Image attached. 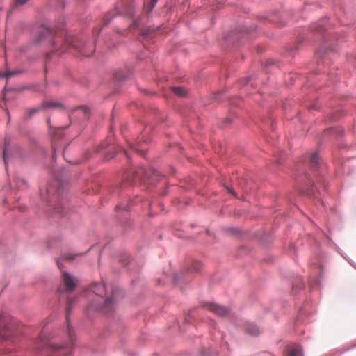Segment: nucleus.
<instances>
[{
  "instance_id": "obj_1",
  "label": "nucleus",
  "mask_w": 356,
  "mask_h": 356,
  "mask_svg": "<svg viewBox=\"0 0 356 356\" xmlns=\"http://www.w3.org/2000/svg\"><path fill=\"white\" fill-rule=\"evenodd\" d=\"M334 26L333 21L325 17L312 23L308 28H303L296 38L284 48L282 56L289 59L294 58L301 44L308 41L319 44L315 51L317 65H331L332 56L337 52L340 42L339 37L331 31Z\"/></svg>"
},
{
  "instance_id": "obj_2",
  "label": "nucleus",
  "mask_w": 356,
  "mask_h": 356,
  "mask_svg": "<svg viewBox=\"0 0 356 356\" xmlns=\"http://www.w3.org/2000/svg\"><path fill=\"white\" fill-rule=\"evenodd\" d=\"M259 23L252 26L244 25L237 27L227 33L221 42L222 47L227 56L224 58L215 56L211 58V61L220 64L222 67H229L232 64V60L236 62L241 59L243 60L245 55L241 51V48L245 47L247 41L255 38L263 29L264 24L270 23L280 26H284L286 24V13L283 10H275L270 13L262 16Z\"/></svg>"
},
{
  "instance_id": "obj_3",
  "label": "nucleus",
  "mask_w": 356,
  "mask_h": 356,
  "mask_svg": "<svg viewBox=\"0 0 356 356\" xmlns=\"http://www.w3.org/2000/svg\"><path fill=\"white\" fill-rule=\"evenodd\" d=\"M52 168L53 167H51L55 181L47 186L44 193L40 191V196L49 207L48 216L52 221L58 220V223L60 227L72 231V225L68 210L65 203L62 202L65 198L67 186V181L65 179L67 172L64 168H62L60 174L56 173Z\"/></svg>"
},
{
  "instance_id": "obj_4",
  "label": "nucleus",
  "mask_w": 356,
  "mask_h": 356,
  "mask_svg": "<svg viewBox=\"0 0 356 356\" xmlns=\"http://www.w3.org/2000/svg\"><path fill=\"white\" fill-rule=\"evenodd\" d=\"M117 16H123L131 19L132 26L138 32L139 40L149 52H153L156 49L155 45L156 31L152 26H144L145 16L137 15L134 0H121L116 4L114 9L104 17L99 33Z\"/></svg>"
},
{
  "instance_id": "obj_5",
  "label": "nucleus",
  "mask_w": 356,
  "mask_h": 356,
  "mask_svg": "<svg viewBox=\"0 0 356 356\" xmlns=\"http://www.w3.org/2000/svg\"><path fill=\"white\" fill-rule=\"evenodd\" d=\"M67 51H73L76 56L83 59L90 57L96 51V47L93 42L88 41L83 36L67 34L63 39L62 49L56 42H51V49L46 51L43 55L44 67L55 64L60 55Z\"/></svg>"
},
{
  "instance_id": "obj_6",
  "label": "nucleus",
  "mask_w": 356,
  "mask_h": 356,
  "mask_svg": "<svg viewBox=\"0 0 356 356\" xmlns=\"http://www.w3.org/2000/svg\"><path fill=\"white\" fill-rule=\"evenodd\" d=\"M91 289L96 295V298L92 300L86 309V314L88 318L93 317L95 312H101L107 316L112 315L118 302L124 298V291L118 287L113 288L111 295L106 297L108 293L106 284L102 282H94Z\"/></svg>"
},
{
  "instance_id": "obj_7",
  "label": "nucleus",
  "mask_w": 356,
  "mask_h": 356,
  "mask_svg": "<svg viewBox=\"0 0 356 356\" xmlns=\"http://www.w3.org/2000/svg\"><path fill=\"white\" fill-rule=\"evenodd\" d=\"M308 166L314 174L312 175L305 169L303 170L305 178L306 179V186L300 191L301 194H306L311 197L318 198L321 195V188L326 190L328 184L324 179L321 172H317L321 168V163L318 152H314L309 157L308 162L304 164V168Z\"/></svg>"
},
{
  "instance_id": "obj_8",
  "label": "nucleus",
  "mask_w": 356,
  "mask_h": 356,
  "mask_svg": "<svg viewBox=\"0 0 356 356\" xmlns=\"http://www.w3.org/2000/svg\"><path fill=\"white\" fill-rule=\"evenodd\" d=\"M75 299H69L66 307V328L65 332L69 338V343L63 345H57L51 343L47 339H42L38 345V349L40 352H43L45 349L55 354L54 356H72V350L74 342L76 339V333L70 322V314L72 310V305L74 303Z\"/></svg>"
},
{
  "instance_id": "obj_9",
  "label": "nucleus",
  "mask_w": 356,
  "mask_h": 356,
  "mask_svg": "<svg viewBox=\"0 0 356 356\" xmlns=\"http://www.w3.org/2000/svg\"><path fill=\"white\" fill-rule=\"evenodd\" d=\"M21 331L17 322L12 317L0 316V340L15 345L19 340Z\"/></svg>"
},
{
  "instance_id": "obj_10",
  "label": "nucleus",
  "mask_w": 356,
  "mask_h": 356,
  "mask_svg": "<svg viewBox=\"0 0 356 356\" xmlns=\"http://www.w3.org/2000/svg\"><path fill=\"white\" fill-rule=\"evenodd\" d=\"M163 175H161L156 169L150 168H147L144 166L139 168H134L127 179L133 182H144L149 185H155L159 181Z\"/></svg>"
},
{
  "instance_id": "obj_11",
  "label": "nucleus",
  "mask_w": 356,
  "mask_h": 356,
  "mask_svg": "<svg viewBox=\"0 0 356 356\" xmlns=\"http://www.w3.org/2000/svg\"><path fill=\"white\" fill-rule=\"evenodd\" d=\"M202 264L197 261H193L188 266L182 269L179 273H175L173 275V281L177 284L187 283L191 280V275L193 273L200 270Z\"/></svg>"
},
{
  "instance_id": "obj_12",
  "label": "nucleus",
  "mask_w": 356,
  "mask_h": 356,
  "mask_svg": "<svg viewBox=\"0 0 356 356\" xmlns=\"http://www.w3.org/2000/svg\"><path fill=\"white\" fill-rule=\"evenodd\" d=\"M118 151H122L129 159V153L123 147L113 144L111 139L102 142L96 147V152L102 154L106 160L113 158Z\"/></svg>"
},
{
  "instance_id": "obj_13",
  "label": "nucleus",
  "mask_w": 356,
  "mask_h": 356,
  "mask_svg": "<svg viewBox=\"0 0 356 356\" xmlns=\"http://www.w3.org/2000/svg\"><path fill=\"white\" fill-rule=\"evenodd\" d=\"M54 33V29L50 23H42L38 30L33 35V38L30 42V45L38 46L42 43V41L48 35H51Z\"/></svg>"
},
{
  "instance_id": "obj_14",
  "label": "nucleus",
  "mask_w": 356,
  "mask_h": 356,
  "mask_svg": "<svg viewBox=\"0 0 356 356\" xmlns=\"http://www.w3.org/2000/svg\"><path fill=\"white\" fill-rule=\"evenodd\" d=\"M90 116V109L88 106L80 105L74 107L70 115L71 124H81L88 120Z\"/></svg>"
},
{
  "instance_id": "obj_15",
  "label": "nucleus",
  "mask_w": 356,
  "mask_h": 356,
  "mask_svg": "<svg viewBox=\"0 0 356 356\" xmlns=\"http://www.w3.org/2000/svg\"><path fill=\"white\" fill-rule=\"evenodd\" d=\"M13 137L10 134H6L4 139L3 159L6 165L9 157L13 154H21V148L17 145H13Z\"/></svg>"
},
{
  "instance_id": "obj_16",
  "label": "nucleus",
  "mask_w": 356,
  "mask_h": 356,
  "mask_svg": "<svg viewBox=\"0 0 356 356\" xmlns=\"http://www.w3.org/2000/svg\"><path fill=\"white\" fill-rule=\"evenodd\" d=\"M51 108H63L64 106L61 103L45 101L41 106L29 108L26 113L24 115L23 119L24 121H29L42 109H49Z\"/></svg>"
},
{
  "instance_id": "obj_17",
  "label": "nucleus",
  "mask_w": 356,
  "mask_h": 356,
  "mask_svg": "<svg viewBox=\"0 0 356 356\" xmlns=\"http://www.w3.org/2000/svg\"><path fill=\"white\" fill-rule=\"evenodd\" d=\"M150 130V128L146 127L145 129L144 133L141 134V135L136 140L134 143L129 142V145L130 147L136 151L140 152L143 156H145L147 154V150H139V145L141 143H148L149 141V138L146 136L147 133Z\"/></svg>"
},
{
  "instance_id": "obj_18",
  "label": "nucleus",
  "mask_w": 356,
  "mask_h": 356,
  "mask_svg": "<svg viewBox=\"0 0 356 356\" xmlns=\"http://www.w3.org/2000/svg\"><path fill=\"white\" fill-rule=\"evenodd\" d=\"M207 307L209 310L215 313L216 315L224 317L229 313V309L214 302H209Z\"/></svg>"
},
{
  "instance_id": "obj_19",
  "label": "nucleus",
  "mask_w": 356,
  "mask_h": 356,
  "mask_svg": "<svg viewBox=\"0 0 356 356\" xmlns=\"http://www.w3.org/2000/svg\"><path fill=\"white\" fill-rule=\"evenodd\" d=\"M284 356H303L302 347L299 344H289L284 350Z\"/></svg>"
},
{
  "instance_id": "obj_20",
  "label": "nucleus",
  "mask_w": 356,
  "mask_h": 356,
  "mask_svg": "<svg viewBox=\"0 0 356 356\" xmlns=\"http://www.w3.org/2000/svg\"><path fill=\"white\" fill-rule=\"evenodd\" d=\"M63 283L66 287V290L69 292L73 291L76 288V283L74 277L67 272L63 273Z\"/></svg>"
},
{
  "instance_id": "obj_21",
  "label": "nucleus",
  "mask_w": 356,
  "mask_h": 356,
  "mask_svg": "<svg viewBox=\"0 0 356 356\" xmlns=\"http://www.w3.org/2000/svg\"><path fill=\"white\" fill-rule=\"evenodd\" d=\"M136 200H131V199H129V200L127 201V202L125 204V203H120L118 204L116 207H115V210L118 213L121 211H129L131 210V207L134 204H137L138 202H140L141 200L136 197Z\"/></svg>"
},
{
  "instance_id": "obj_22",
  "label": "nucleus",
  "mask_w": 356,
  "mask_h": 356,
  "mask_svg": "<svg viewBox=\"0 0 356 356\" xmlns=\"http://www.w3.org/2000/svg\"><path fill=\"white\" fill-rule=\"evenodd\" d=\"M159 0H144L143 6V13L147 17L155 8Z\"/></svg>"
},
{
  "instance_id": "obj_23",
  "label": "nucleus",
  "mask_w": 356,
  "mask_h": 356,
  "mask_svg": "<svg viewBox=\"0 0 356 356\" xmlns=\"http://www.w3.org/2000/svg\"><path fill=\"white\" fill-rule=\"evenodd\" d=\"M244 329L245 332L252 336L256 337L259 334V329L258 326L252 322H247L245 324Z\"/></svg>"
},
{
  "instance_id": "obj_24",
  "label": "nucleus",
  "mask_w": 356,
  "mask_h": 356,
  "mask_svg": "<svg viewBox=\"0 0 356 356\" xmlns=\"http://www.w3.org/2000/svg\"><path fill=\"white\" fill-rule=\"evenodd\" d=\"M312 266H313L314 268V270L315 272L313 273V275L315 276V275H318V279H316L315 280V282H316V284L318 285V286H320L321 284V279L323 277V266L321 264H311Z\"/></svg>"
},
{
  "instance_id": "obj_25",
  "label": "nucleus",
  "mask_w": 356,
  "mask_h": 356,
  "mask_svg": "<svg viewBox=\"0 0 356 356\" xmlns=\"http://www.w3.org/2000/svg\"><path fill=\"white\" fill-rule=\"evenodd\" d=\"M24 72V70H23V68H20L19 70H10L9 69V70H7L5 72H0V79H5L8 80L13 76L22 74Z\"/></svg>"
},
{
  "instance_id": "obj_26",
  "label": "nucleus",
  "mask_w": 356,
  "mask_h": 356,
  "mask_svg": "<svg viewBox=\"0 0 356 356\" xmlns=\"http://www.w3.org/2000/svg\"><path fill=\"white\" fill-rule=\"evenodd\" d=\"M75 259V255H74L72 253L67 252L64 253L61 255V257L57 260V265L59 268H61V266L63 265V261H72Z\"/></svg>"
},
{
  "instance_id": "obj_27",
  "label": "nucleus",
  "mask_w": 356,
  "mask_h": 356,
  "mask_svg": "<svg viewBox=\"0 0 356 356\" xmlns=\"http://www.w3.org/2000/svg\"><path fill=\"white\" fill-rule=\"evenodd\" d=\"M170 89L179 97H185L188 94L187 90L182 86H171Z\"/></svg>"
},
{
  "instance_id": "obj_28",
  "label": "nucleus",
  "mask_w": 356,
  "mask_h": 356,
  "mask_svg": "<svg viewBox=\"0 0 356 356\" xmlns=\"http://www.w3.org/2000/svg\"><path fill=\"white\" fill-rule=\"evenodd\" d=\"M273 234V232L269 231L263 232L260 236L261 243L266 245H269L272 242Z\"/></svg>"
},
{
  "instance_id": "obj_29",
  "label": "nucleus",
  "mask_w": 356,
  "mask_h": 356,
  "mask_svg": "<svg viewBox=\"0 0 356 356\" xmlns=\"http://www.w3.org/2000/svg\"><path fill=\"white\" fill-rule=\"evenodd\" d=\"M29 0H15L11 9L8 12V17H10L13 15V12L19 6L24 5Z\"/></svg>"
},
{
  "instance_id": "obj_30",
  "label": "nucleus",
  "mask_w": 356,
  "mask_h": 356,
  "mask_svg": "<svg viewBox=\"0 0 356 356\" xmlns=\"http://www.w3.org/2000/svg\"><path fill=\"white\" fill-rule=\"evenodd\" d=\"M327 239L329 240V243H328V245L329 246H333V248H334V250L342 257H343L346 254L343 252V250L340 248V247L336 244L333 240L330 237V236H327Z\"/></svg>"
},
{
  "instance_id": "obj_31",
  "label": "nucleus",
  "mask_w": 356,
  "mask_h": 356,
  "mask_svg": "<svg viewBox=\"0 0 356 356\" xmlns=\"http://www.w3.org/2000/svg\"><path fill=\"white\" fill-rule=\"evenodd\" d=\"M120 263L122 264V266H127L131 262V259L129 255L127 254H122L119 260Z\"/></svg>"
},
{
  "instance_id": "obj_32",
  "label": "nucleus",
  "mask_w": 356,
  "mask_h": 356,
  "mask_svg": "<svg viewBox=\"0 0 356 356\" xmlns=\"http://www.w3.org/2000/svg\"><path fill=\"white\" fill-rule=\"evenodd\" d=\"M280 63V60L277 58H269L267 60L266 65L264 67H273L274 65H277Z\"/></svg>"
},
{
  "instance_id": "obj_33",
  "label": "nucleus",
  "mask_w": 356,
  "mask_h": 356,
  "mask_svg": "<svg viewBox=\"0 0 356 356\" xmlns=\"http://www.w3.org/2000/svg\"><path fill=\"white\" fill-rule=\"evenodd\" d=\"M315 311H312L309 308V306L308 305H305L303 308H302L301 311H300V316H301L302 314H305V315H312V314L314 313Z\"/></svg>"
},
{
  "instance_id": "obj_34",
  "label": "nucleus",
  "mask_w": 356,
  "mask_h": 356,
  "mask_svg": "<svg viewBox=\"0 0 356 356\" xmlns=\"http://www.w3.org/2000/svg\"><path fill=\"white\" fill-rule=\"evenodd\" d=\"M224 188H225V190L231 195H232L233 196H234L236 198L238 197L237 196V193L235 191V190L233 188V187L232 186H229V185H227V184H224L223 185Z\"/></svg>"
},
{
  "instance_id": "obj_35",
  "label": "nucleus",
  "mask_w": 356,
  "mask_h": 356,
  "mask_svg": "<svg viewBox=\"0 0 356 356\" xmlns=\"http://www.w3.org/2000/svg\"><path fill=\"white\" fill-rule=\"evenodd\" d=\"M224 93V90H218L212 95V99H213V100H219L223 96Z\"/></svg>"
},
{
  "instance_id": "obj_36",
  "label": "nucleus",
  "mask_w": 356,
  "mask_h": 356,
  "mask_svg": "<svg viewBox=\"0 0 356 356\" xmlns=\"http://www.w3.org/2000/svg\"><path fill=\"white\" fill-rule=\"evenodd\" d=\"M252 47L259 54L262 53L265 50V47L258 44H252Z\"/></svg>"
},
{
  "instance_id": "obj_37",
  "label": "nucleus",
  "mask_w": 356,
  "mask_h": 356,
  "mask_svg": "<svg viewBox=\"0 0 356 356\" xmlns=\"http://www.w3.org/2000/svg\"><path fill=\"white\" fill-rule=\"evenodd\" d=\"M356 348V343H355V344H353L351 347L348 348H345V349H343L342 351H340V352H339V350H337V351L336 352V353H335V355H334V356H340V355H341L342 354H343L344 353H346V352L349 351L350 350L353 349V348Z\"/></svg>"
},
{
  "instance_id": "obj_38",
  "label": "nucleus",
  "mask_w": 356,
  "mask_h": 356,
  "mask_svg": "<svg viewBox=\"0 0 356 356\" xmlns=\"http://www.w3.org/2000/svg\"><path fill=\"white\" fill-rule=\"evenodd\" d=\"M226 231L233 235H236L240 233V230L237 227H228L226 229Z\"/></svg>"
},
{
  "instance_id": "obj_39",
  "label": "nucleus",
  "mask_w": 356,
  "mask_h": 356,
  "mask_svg": "<svg viewBox=\"0 0 356 356\" xmlns=\"http://www.w3.org/2000/svg\"><path fill=\"white\" fill-rule=\"evenodd\" d=\"M147 58V55H145L144 53H138L136 54V59L138 63L142 62L145 58Z\"/></svg>"
},
{
  "instance_id": "obj_40",
  "label": "nucleus",
  "mask_w": 356,
  "mask_h": 356,
  "mask_svg": "<svg viewBox=\"0 0 356 356\" xmlns=\"http://www.w3.org/2000/svg\"><path fill=\"white\" fill-rule=\"evenodd\" d=\"M212 101H213V99H212V95L211 96L204 97L202 99V102H203V104L204 105H207V104H211Z\"/></svg>"
},
{
  "instance_id": "obj_41",
  "label": "nucleus",
  "mask_w": 356,
  "mask_h": 356,
  "mask_svg": "<svg viewBox=\"0 0 356 356\" xmlns=\"http://www.w3.org/2000/svg\"><path fill=\"white\" fill-rule=\"evenodd\" d=\"M115 79L119 81H124L127 80V76L125 75H118L117 72L114 74Z\"/></svg>"
},
{
  "instance_id": "obj_42",
  "label": "nucleus",
  "mask_w": 356,
  "mask_h": 356,
  "mask_svg": "<svg viewBox=\"0 0 356 356\" xmlns=\"http://www.w3.org/2000/svg\"><path fill=\"white\" fill-rule=\"evenodd\" d=\"M343 258L356 270V264L350 258H349L346 254Z\"/></svg>"
},
{
  "instance_id": "obj_43",
  "label": "nucleus",
  "mask_w": 356,
  "mask_h": 356,
  "mask_svg": "<svg viewBox=\"0 0 356 356\" xmlns=\"http://www.w3.org/2000/svg\"><path fill=\"white\" fill-rule=\"evenodd\" d=\"M251 79V76H247L245 77L243 81V85H246L249 83V81H250Z\"/></svg>"
},
{
  "instance_id": "obj_44",
  "label": "nucleus",
  "mask_w": 356,
  "mask_h": 356,
  "mask_svg": "<svg viewBox=\"0 0 356 356\" xmlns=\"http://www.w3.org/2000/svg\"><path fill=\"white\" fill-rule=\"evenodd\" d=\"M56 149H55V147H53L52 160L56 161Z\"/></svg>"
},
{
  "instance_id": "obj_45",
  "label": "nucleus",
  "mask_w": 356,
  "mask_h": 356,
  "mask_svg": "<svg viewBox=\"0 0 356 356\" xmlns=\"http://www.w3.org/2000/svg\"><path fill=\"white\" fill-rule=\"evenodd\" d=\"M232 122V120L231 118H227L225 120V123H231Z\"/></svg>"
},
{
  "instance_id": "obj_46",
  "label": "nucleus",
  "mask_w": 356,
  "mask_h": 356,
  "mask_svg": "<svg viewBox=\"0 0 356 356\" xmlns=\"http://www.w3.org/2000/svg\"><path fill=\"white\" fill-rule=\"evenodd\" d=\"M58 292L60 293H64V289L62 286L58 287Z\"/></svg>"
},
{
  "instance_id": "obj_47",
  "label": "nucleus",
  "mask_w": 356,
  "mask_h": 356,
  "mask_svg": "<svg viewBox=\"0 0 356 356\" xmlns=\"http://www.w3.org/2000/svg\"><path fill=\"white\" fill-rule=\"evenodd\" d=\"M300 282H301V286L300 287L305 288V283H304L302 279L300 278Z\"/></svg>"
},
{
  "instance_id": "obj_48",
  "label": "nucleus",
  "mask_w": 356,
  "mask_h": 356,
  "mask_svg": "<svg viewBox=\"0 0 356 356\" xmlns=\"http://www.w3.org/2000/svg\"><path fill=\"white\" fill-rule=\"evenodd\" d=\"M298 287H299V286H298V282L294 283V284H293V289H294L295 288H298Z\"/></svg>"
},
{
  "instance_id": "obj_49",
  "label": "nucleus",
  "mask_w": 356,
  "mask_h": 356,
  "mask_svg": "<svg viewBox=\"0 0 356 356\" xmlns=\"http://www.w3.org/2000/svg\"><path fill=\"white\" fill-rule=\"evenodd\" d=\"M167 193H168V191H167V189H165V190L161 193V195H165Z\"/></svg>"
},
{
  "instance_id": "obj_50",
  "label": "nucleus",
  "mask_w": 356,
  "mask_h": 356,
  "mask_svg": "<svg viewBox=\"0 0 356 356\" xmlns=\"http://www.w3.org/2000/svg\"><path fill=\"white\" fill-rule=\"evenodd\" d=\"M43 154H44V155L46 156L47 155V154H48V151H47V150H46V149H44V150H43Z\"/></svg>"
},
{
  "instance_id": "obj_51",
  "label": "nucleus",
  "mask_w": 356,
  "mask_h": 356,
  "mask_svg": "<svg viewBox=\"0 0 356 356\" xmlns=\"http://www.w3.org/2000/svg\"><path fill=\"white\" fill-rule=\"evenodd\" d=\"M291 248L296 251V246L293 244L291 245Z\"/></svg>"
},
{
  "instance_id": "obj_52",
  "label": "nucleus",
  "mask_w": 356,
  "mask_h": 356,
  "mask_svg": "<svg viewBox=\"0 0 356 356\" xmlns=\"http://www.w3.org/2000/svg\"><path fill=\"white\" fill-rule=\"evenodd\" d=\"M171 171H172V173H175L176 172V170L174 168H170Z\"/></svg>"
},
{
  "instance_id": "obj_53",
  "label": "nucleus",
  "mask_w": 356,
  "mask_h": 356,
  "mask_svg": "<svg viewBox=\"0 0 356 356\" xmlns=\"http://www.w3.org/2000/svg\"><path fill=\"white\" fill-rule=\"evenodd\" d=\"M62 6H63V8L65 7V3L64 1H62Z\"/></svg>"
},
{
  "instance_id": "obj_54",
  "label": "nucleus",
  "mask_w": 356,
  "mask_h": 356,
  "mask_svg": "<svg viewBox=\"0 0 356 356\" xmlns=\"http://www.w3.org/2000/svg\"><path fill=\"white\" fill-rule=\"evenodd\" d=\"M158 284H161V281L160 279L158 280Z\"/></svg>"
},
{
  "instance_id": "obj_55",
  "label": "nucleus",
  "mask_w": 356,
  "mask_h": 356,
  "mask_svg": "<svg viewBox=\"0 0 356 356\" xmlns=\"http://www.w3.org/2000/svg\"><path fill=\"white\" fill-rule=\"evenodd\" d=\"M92 248V247H91L90 249H88V250L87 251V252H89V251H90V250H91V248ZM86 252L84 254H86Z\"/></svg>"
},
{
  "instance_id": "obj_56",
  "label": "nucleus",
  "mask_w": 356,
  "mask_h": 356,
  "mask_svg": "<svg viewBox=\"0 0 356 356\" xmlns=\"http://www.w3.org/2000/svg\"><path fill=\"white\" fill-rule=\"evenodd\" d=\"M135 283H136V281H135V280H133V281H132V284H135Z\"/></svg>"
},
{
  "instance_id": "obj_57",
  "label": "nucleus",
  "mask_w": 356,
  "mask_h": 356,
  "mask_svg": "<svg viewBox=\"0 0 356 356\" xmlns=\"http://www.w3.org/2000/svg\"><path fill=\"white\" fill-rule=\"evenodd\" d=\"M45 69V74L47 73V68H44Z\"/></svg>"
},
{
  "instance_id": "obj_58",
  "label": "nucleus",
  "mask_w": 356,
  "mask_h": 356,
  "mask_svg": "<svg viewBox=\"0 0 356 356\" xmlns=\"http://www.w3.org/2000/svg\"><path fill=\"white\" fill-rule=\"evenodd\" d=\"M68 126L64 127L65 129H67Z\"/></svg>"
},
{
  "instance_id": "obj_59",
  "label": "nucleus",
  "mask_w": 356,
  "mask_h": 356,
  "mask_svg": "<svg viewBox=\"0 0 356 356\" xmlns=\"http://www.w3.org/2000/svg\"><path fill=\"white\" fill-rule=\"evenodd\" d=\"M1 9V8L0 7V10Z\"/></svg>"
}]
</instances>
